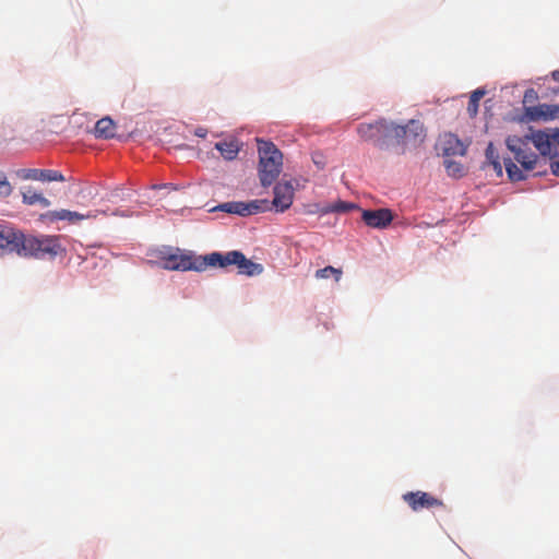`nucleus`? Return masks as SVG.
I'll list each match as a JSON object with an SVG mask.
<instances>
[{
  "instance_id": "obj_18",
  "label": "nucleus",
  "mask_w": 559,
  "mask_h": 559,
  "mask_svg": "<svg viewBox=\"0 0 559 559\" xmlns=\"http://www.w3.org/2000/svg\"><path fill=\"white\" fill-rule=\"evenodd\" d=\"M116 133V124L109 117L99 119L94 128V134L99 139H111Z\"/></svg>"
},
{
  "instance_id": "obj_31",
  "label": "nucleus",
  "mask_w": 559,
  "mask_h": 559,
  "mask_svg": "<svg viewBox=\"0 0 559 559\" xmlns=\"http://www.w3.org/2000/svg\"><path fill=\"white\" fill-rule=\"evenodd\" d=\"M194 134L199 138H205L207 134V130L205 128L199 127L195 129Z\"/></svg>"
},
{
  "instance_id": "obj_4",
  "label": "nucleus",
  "mask_w": 559,
  "mask_h": 559,
  "mask_svg": "<svg viewBox=\"0 0 559 559\" xmlns=\"http://www.w3.org/2000/svg\"><path fill=\"white\" fill-rule=\"evenodd\" d=\"M259 153V179L262 187L272 186L283 169V154L276 145L270 141L258 140Z\"/></svg>"
},
{
  "instance_id": "obj_28",
  "label": "nucleus",
  "mask_w": 559,
  "mask_h": 559,
  "mask_svg": "<svg viewBox=\"0 0 559 559\" xmlns=\"http://www.w3.org/2000/svg\"><path fill=\"white\" fill-rule=\"evenodd\" d=\"M535 98H537L536 92L533 88H528L524 93L523 103L533 102Z\"/></svg>"
},
{
  "instance_id": "obj_29",
  "label": "nucleus",
  "mask_w": 559,
  "mask_h": 559,
  "mask_svg": "<svg viewBox=\"0 0 559 559\" xmlns=\"http://www.w3.org/2000/svg\"><path fill=\"white\" fill-rule=\"evenodd\" d=\"M551 133H552L554 145L557 148V146H559V128L552 129Z\"/></svg>"
},
{
  "instance_id": "obj_27",
  "label": "nucleus",
  "mask_w": 559,
  "mask_h": 559,
  "mask_svg": "<svg viewBox=\"0 0 559 559\" xmlns=\"http://www.w3.org/2000/svg\"><path fill=\"white\" fill-rule=\"evenodd\" d=\"M312 162L320 170H322L326 165L325 157L319 153L312 155Z\"/></svg>"
},
{
  "instance_id": "obj_30",
  "label": "nucleus",
  "mask_w": 559,
  "mask_h": 559,
  "mask_svg": "<svg viewBox=\"0 0 559 559\" xmlns=\"http://www.w3.org/2000/svg\"><path fill=\"white\" fill-rule=\"evenodd\" d=\"M550 169L555 176L559 177V159L551 162Z\"/></svg>"
},
{
  "instance_id": "obj_20",
  "label": "nucleus",
  "mask_w": 559,
  "mask_h": 559,
  "mask_svg": "<svg viewBox=\"0 0 559 559\" xmlns=\"http://www.w3.org/2000/svg\"><path fill=\"white\" fill-rule=\"evenodd\" d=\"M215 148L221 152L223 157L227 160H233L239 153V144L237 140H228L217 142Z\"/></svg>"
},
{
  "instance_id": "obj_11",
  "label": "nucleus",
  "mask_w": 559,
  "mask_h": 559,
  "mask_svg": "<svg viewBox=\"0 0 559 559\" xmlns=\"http://www.w3.org/2000/svg\"><path fill=\"white\" fill-rule=\"evenodd\" d=\"M530 139V143L535 146V148L543 156H549L551 158L558 156V151L554 145L552 133L551 130L549 132L546 131H532L530 134H526Z\"/></svg>"
},
{
  "instance_id": "obj_10",
  "label": "nucleus",
  "mask_w": 559,
  "mask_h": 559,
  "mask_svg": "<svg viewBox=\"0 0 559 559\" xmlns=\"http://www.w3.org/2000/svg\"><path fill=\"white\" fill-rule=\"evenodd\" d=\"M274 198L271 203V209L275 207L277 212H285L288 210L295 197V190L290 181L282 180L277 182L273 189Z\"/></svg>"
},
{
  "instance_id": "obj_2",
  "label": "nucleus",
  "mask_w": 559,
  "mask_h": 559,
  "mask_svg": "<svg viewBox=\"0 0 559 559\" xmlns=\"http://www.w3.org/2000/svg\"><path fill=\"white\" fill-rule=\"evenodd\" d=\"M159 265L168 271L203 272L211 267L210 254L197 255L194 252L177 247H164L156 252Z\"/></svg>"
},
{
  "instance_id": "obj_24",
  "label": "nucleus",
  "mask_w": 559,
  "mask_h": 559,
  "mask_svg": "<svg viewBox=\"0 0 559 559\" xmlns=\"http://www.w3.org/2000/svg\"><path fill=\"white\" fill-rule=\"evenodd\" d=\"M444 167L449 176L454 178H461L465 174L464 166L452 159H444Z\"/></svg>"
},
{
  "instance_id": "obj_14",
  "label": "nucleus",
  "mask_w": 559,
  "mask_h": 559,
  "mask_svg": "<svg viewBox=\"0 0 559 559\" xmlns=\"http://www.w3.org/2000/svg\"><path fill=\"white\" fill-rule=\"evenodd\" d=\"M525 117L531 121L559 119V105L539 104L526 107Z\"/></svg>"
},
{
  "instance_id": "obj_12",
  "label": "nucleus",
  "mask_w": 559,
  "mask_h": 559,
  "mask_svg": "<svg viewBox=\"0 0 559 559\" xmlns=\"http://www.w3.org/2000/svg\"><path fill=\"white\" fill-rule=\"evenodd\" d=\"M21 240L22 230L10 226H0V257L12 252L19 255Z\"/></svg>"
},
{
  "instance_id": "obj_21",
  "label": "nucleus",
  "mask_w": 559,
  "mask_h": 559,
  "mask_svg": "<svg viewBox=\"0 0 559 559\" xmlns=\"http://www.w3.org/2000/svg\"><path fill=\"white\" fill-rule=\"evenodd\" d=\"M23 202L27 205L40 204L43 207H48L50 201L46 199L41 193L35 191L33 188L27 187L22 192Z\"/></svg>"
},
{
  "instance_id": "obj_32",
  "label": "nucleus",
  "mask_w": 559,
  "mask_h": 559,
  "mask_svg": "<svg viewBox=\"0 0 559 559\" xmlns=\"http://www.w3.org/2000/svg\"><path fill=\"white\" fill-rule=\"evenodd\" d=\"M551 78L554 81L559 82V70H555L551 72Z\"/></svg>"
},
{
  "instance_id": "obj_34",
  "label": "nucleus",
  "mask_w": 559,
  "mask_h": 559,
  "mask_svg": "<svg viewBox=\"0 0 559 559\" xmlns=\"http://www.w3.org/2000/svg\"><path fill=\"white\" fill-rule=\"evenodd\" d=\"M555 93H556V94H559V87H558L557 90H555Z\"/></svg>"
},
{
  "instance_id": "obj_17",
  "label": "nucleus",
  "mask_w": 559,
  "mask_h": 559,
  "mask_svg": "<svg viewBox=\"0 0 559 559\" xmlns=\"http://www.w3.org/2000/svg\"><path fill=\"white\" fill-rule=\"evenodd\" d=\"M316 209L307 211L309 214H321L325 215L329 213H345L349 210H353L356 207L355 204L344 201H337L333 204L320 207L319 205H314Z\"/></svg>"
},
{
  "instance_id": "obj_1",
  "label": "nucleus",
  "mask_w": 559,
  "mask_h": 559,
  "mask_svg": "<svg viewBox=\"0 0 559 559\" xmlns=\"http://www.w3.org/2000/svg\"><path fill=\"white\" fill-rule=\"evenodd\" d=\"M506 145L513 155V158H503L509 179L511 181L525 180L526 176L523 170H533L538 163V155L532 151L530 139L526 134L523 136L509 135Z\"/></svg>"
},
{
  "instance_id": "obj_8",
  "label": "nucleus",
  "mask_w": 559,
  "mask_h": 559,
  "mask_svg": "<svg viewBox=\"0 0 559 559\" xmlns=\"http://www.w3.org/2000/svg\"><path fill=\"white\" fill-rule=\"evenodd\" d=\"M216 209L230 214L248 216L271 210V203L269 200H253L250 202H226L219 204Z\"/></svg>"
},
{
  "instance_id": "obj_23",
  "label": "nucleus",
  "mask_w": 559,
  "mask_h": 559,
  "mask_svg": "<svg viewBox=\"0 0 559 559\" xmlns=\"http://www.w3.org/2000/svg\"><path fill=\"white\" fill-rule=\"evenodd\" d=\"M485 95V91L476 90L471 94L468 104H467V112L471 117H475L478 112L479 100Z\"/></svg>"
},
{
  "instance_id": "obj_26",
  "label": "nucleus",
  "mask_w": 559,
  "mask_h": 559,
  "mask_svg": "<svg viewBox=\"0 0 559 559\" xmlns=\"http://www.w3.org/2000/svg\"><path fill=\"white\" fill-rule=\"evenodd\" d=\"M12 193V187L4 174L0 173V197L7 198Z\"/></svg>"
},
{
  "instance_id": "obj_5",
  "label": "nucleus",
  "mask_w": 559,
  "mask_h": 559,
  "mask_svg": "<svg viewBox=\"0 0 559 559\" xmlns=\"http://www.w3.org/2000/svg\"><path fill=\"white\" fill-rule=\"evenodd\" d=\"M209 262L211 267H227L236 265L240 274L247 276L260 275L263 266L246 258V255L237 250L229 251L226 254L221 252L210 253Z\"/></svg>"
},
{
  "instance_id": "obj_25",
  "label": "nucleus",
  "mask_w": 559,
  "mask_h": 559,
  "mask_svg": "<svg viewBox=\"0 0 559 559\" xmlns=\"http://www.w3.org/2000/svg\"><path fill=\"white\" fill-rule=\"evenodd\" d=\"M342 274H343V272L341 269H335V267L329 265L323 269L317 270L314 276L318 280H323V278H329L330 276H334V280L336 282H338L342 277Z\"/></svg>"
},
{
  "instance_id": "obj_19",
  "label": "nucleus",
  "mask_w": 559,
  "mask_h": 559,
  "mask_svg": "<svg viewBox=\"0 0 559 559\" xmlns=\"http://www.w3.org/2000/svg\"><path fill=\"white\" fill-rule=\"evenodd\" d=\"M49 216L53 221H69L70 223H75L82 219L96 217V215L92 214V212L87 214H80L79 212H73L69 210L52 211L49 213Z\"/></svg>"
},
{
  "instance_id": "obj_33",
  "label": "nucleus",
  "mask_w": 559,
  "mask_h": 559,
  "mask_svg": "<svg viewBox=\"0 0 559 559\" xmlns=\"http://www.w3.org/2000/svg\"><path fill=\"white\" fill-rule=\"evenodd\" d=\"M166 187V185H154L152 186L153 189H160V188H164Z\"/></svg>"
},
{
  "instance_id": "obj_7",
  "label": "nucleus",
  "mask_w": 559,
  "mask_h": 559,
  "mask_svg": "<svg viewBox=\"0 0 559 559\" xmlns=\"http://www.w3.org/2000/svg\"><path fill=\"white\" fill-rule=\"evenodd\" d=\"M426 138V129L421 121L412 119L406 124L400 126L392 122V139L397 144L417 145Z\"/></svg>"
},
{
  "instance_id": "obj_9",
  "label": "nucleus",
  "mask_w": 559,
  "mask_h": 559,
  "mask_svg": "<svg viewBox=\"0 0 559 559\" xmlns=\"http://www.w3.org/2000/svg\"><path fill=\"white\" fill-rule=\"evenodd\" d=\"M403 500L409 506V508L418 512L423 509L442 508L444 503L441 499H438L425 491H411L403 495Z\"/></svg>"
},
{
  "instance_id": "obj_15",
  "label": "nucleus",
  "mask_w": 559,
  "mask_h": 559,
  "mask_svg": "<svg viewBox=\"0 0 559 559\" xmlns=\"http://www.w3.org/2000/svg\"><path fill=\"white\" fill-rule=\"evenodd\" d=\"M21 177L26 180H37V181H64V176L58 171L52 169H37L29 168L23 169L21 171Z\"/></svg>"
},
{
  "instance_id": "obj_6",
  "label": "nucleus",
  "mask_w": 559,
  "mask_h": 559,
  "mask_svg": "<svg viewBox=\"0 0 559 559\" xmlns=\"http://www.w3.org/2000/svg\"><path fill=\"white\" fill-rule=\"evenodd\" d=\"M357 133L364 141L371 142L380 148L388 147V141L392 139V122L379 119L372 123H360Z\"/></svg>"
},
{
  "instance_id": "obj_13",
  "label": "nucleus",
  "mask_w": 559,
  "mask_h": 559,
  "mask_svg": "<svg viewBox=\"0 0 559 559\" xmlns=\"http://www.w3.org/2000/svg\"><path fill=\"white\" fill-rule=\"evenodd\" d=\"M361 218L367 226L383 229L392 223L393 213L389 209L364 210Z\"/></svg>"
},
{
  "instance_id": "obj_3",
  "label": "nucleus",
  "mask_w": 559,
  "mask_h": 559,
  "mask_svg": "<svg viewBox=\"0 0 559 559\" xmlns=\"http://www.w3.org/2000/svg\"><path fill=\"white\" fill-rule=\"evenodd\" d=\"M63 251L58 236L51 235H25L22 231L19 257L34 258L38 260L55 259Z\"/></svg>"
},
{
  "instance_id": "obj_16",
  "label": "nucleus",
  "mask_w": 559,
  "mask_h": 559,
  "mask_svg": "<svg viewBox=\"0 0 559 559\" xmlns=\"http://www.w3.org/2000/svg\"><path fill=\"white\" fill-rule=\"evenodd\" d=\"M441 150L444 156L464 155L466 147L461 140L454 134H445L441 142Z\"/></svg>"
},
{
  "instance_id": "obj_22",
  "label": "nucleus",
  "mask_w": 559,
  "mask_h": 559,
  "mask_svg": "<svg viewBox=\"0 0 559 559\" xmlns=\"http://www.w3.org/2000/svg\"><path fill=\"white\" fill-rule=\"evenodd\" d=\"M486 159L488 164L493 168L498 177L502 176V165L499 162V156L495 152L492 143H490L486 150Z\"/></svg>"
}]
</instances>
